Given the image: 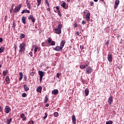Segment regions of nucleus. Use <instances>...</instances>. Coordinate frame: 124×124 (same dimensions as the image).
Listing matches in <instances>:
<instances>
[{"mask_svg":"<svg viewBox=\"0 0 124 124\" xmlns=\"http://www.w3.org/2000/svg\"><path fill=\"white\" fill-rule=\"evenodd\" d=\"M47 42L50 44L51 46H55L56 45V42L55 41H52V38L48 37L47 38Z\"/></svg>","mask_w":124,"mask_h":124,"instance_id":"3","label":"nucleus"},{"mask_svg":"<svg viewBox=\"0 0 124 124\" xmlns=\"http://www.w3.org/2000/svg\"><path fill=\"white\" fill-rule=\"evenodd\" d=\"M3 41V39L2 38H0V43H1Z\"/></svg>","mask_w":124,"mask_h":124,"instance_id":"50","label":"nucleus"},{"mask_svg":"<svg viewBox=\"0 0 124 124\" xmlns=\"http://www.w3.org/2000/svg\"><path fill=\"white\" fill-rule=\"evenodd\" d=\"M4 51V47H1L0 48V53H2Z\"/></svg>","mask_w":124,"mask_h":124,"instance_id":"33","label":"nucleus"},{"mask_svg":"<svg viewBox=\"0 0 124 124\" xmlns=\"http://www.w3.org/2000/svg\"><path fill=\"white\" fill-rule=\"evenodd\" d=\"M26 119H27V117H24L22 118V120L23 121H26Z\"/></svg>","mask_w":124,"mask_h":124,"instance_id":"54","label":"nucleus"},{"mask_svg":"<svg viewBox=\"0 0 124 124\" xmlns=\"http://www.w3.org/2000/svg\"><path fill=\"white\" fill-rule=\"evenodd\" d=\"M113 121H108L106 122V124H112Z\"/></svg>","mask_w":124,"mask_h":124,"instance_id":"36","label":"nucleus"},{"mask_svg":"<svg viewBox=\"0 0 124 124\" xmlns=\"http://www.w3.org/2000/svg\"><path fill=\"white\" fill-rule=\"evenodd\" d=\"M80 48L81 50H83V49H84V46L83 45H80Z\"/></svg>","mask_w":124,"mask_h":124,"instance_id":"46","label":"nucleus"},{"mask_svg":"<svg viewBox=\"0 0 124 124\" xmlns=\"http://www.w3.org/2000/svg\"><path fill=\"white\" fill-rule=\"evenodd\" d=\"M42 46L43 47H47V46H47V42H43L42 43Z\"/></svg>","mask_w":124,"mask_h":124,"instance_id":"26","label":"nucleus"},{"mask_svg":"<svg viewBox=\"0 0 124 124\" xmlns=\"http://www.w3.org/2000/svg\"><path fill=\"white\" fill-rule=\"evenodd\" d=\"M48 116V113H47V112L45 113V116L44 117V119H46V118H47V117Z\"/></svg>","mask_w":124,"mask_h":124,"instance_id":"44","label":"nucleus"},{"mask_svg":"<svg viewBox=\"0 0 124 124\" xmlns=\"http://www.w3.org/2000/svg\"><path fill=\"white\" fill-rule=\"evenodd\" d=\"M19 75H20V77H23V73L20 72L19 73Z\"/></svg>","mask_w":124,"mask_h":124,"instance_id":"52","label":"nucleus"},{"mask_svg":"<svg viewBox=\"0 0 124 124\" xmlns=\"http://www.w3.org/2000/svg\"><path fill=\"white\" fill-rule=\"evenodd\" d=\"M105 44L106 45H108V44H109V41H107Z\"/></svg>","mask_w":124,"mask_h":124,"instance_id":"56","label":"nucleus"},{"mask_svg":"<svg viewBox=\"0 0 124 124\" xmlns=\"http://www.w3.org/2000/svg\"><path fill=\"white\" fill-rule=\"evenodd\" d=\"M80 33L79 32V31H77V35H79Z\"/></svg>","mask_w":124,"mask_h":124,"instance_id":"57","label":"nucleus"},{"mask_svg":"<svg viewBox=\"0 0 124 124\" xmlns=\"http://www.w3.org/2000/svg\"><path fill=\"white\" fill-rule=\"evenodd\" d=\"M2 111V108H1V107L0 106V112H1Z\"/></svg>","mask_w":124,"mask_h":124,"instance_id":"59","label":"nucleus"},{"mask_svg":"<svg viewBox=\"0 0 124 124\" xmlns=\"http://www.w3.org/2000/svg\"><path fill=\"white\" fill-rule=\"evenodd\" d=\"M28 20H31L32 23H34V22H35V19L32 15H30L29 16H28Z\"/></svg>","mask_w":124,"mask_h":124,"instance_id":"9","label":"nucleus"},{"mask_svg":"<svg viewBox=\"0 0 124 124\" xmlns=\"http://www.w3.org/2000/svg\"><path fill=\"white\" fill-rule=\"evenodd\" d=\"M59 94V91L57 89H55L52 91V94H54L55 95Z\"/></svg>","mask_w":124,"mask_h":124,"instance_id":"15","label":"nucleus"},{"mask_svg":"<svg viewBox=\"0 0 124 124\" xmlns=\"http://www.w3.org/2000/svg\"><path fill=\"white\" fill-rule=\"evenodd\" d=\"M25 117V114L22 113L21 115H20V118L21 119L24 118Z\"/></svg>","mask_w":124,"mask_h":124,"instance_id":"45","label":"nucleus"},{"mask_svg":"<svg viewBox=\"0 0 124 124\" xmlns=\"http://www.w3.org/2000/svg\"><path fill=\"white\" fill-rule=\"evenodd\" d=\"M115 5H114V7L115 9H117L118 7L119 6V4H120V0H116L115 2Z\"/></svg>","mask_w":124,"mask_h":124,"instance_id":"14","label":"nucleus"},{"mask_svg":"<svg viewBox=\"0 0 124 124\" xmlns=\"http://www.w3.org/2000/svg\"><path fill=\"white\" fill-rule=\"evenodd\" d=\"M54 117H58L59 116V113L58 112H55L54 113Z\"/></svg>","mask_w":124,"mask_h":124,"instance_id":"37","label":"nucleus"},{"mask_svg":"<svg viewBox=\"0 0 124 124\" xmlns=\"http://www.w3.org/2000/svg\"><path fill=\"white\" fill-rule=\"evenodd\" d=\"M36 91L37 93H41V92L42 91V87L39 86L36 89Z\"/></svg>","mask_w":124,"mask_h":124,"instance_id":"17","label":"nucleus"},{"mask_svg":"<svg viewBox=\"0 0 124 124\" xmlns=\"http://www.w3.org/2000/svg\"><path fill=\"white\" fill-rule=\"evenodd\" d=\"M5 81L7 83V85H9V84H10V78H9V76H6L5 77Z\"/></svg>","mask_w":124,"mask_h":124,"instance_id":"13","label":"nucleus"},{"mask_svg":"<svg viewBox=\"0 0 124 124\" xmlns=\"http://www.w3.org/2000/svg\"><path fill=\"white\" fill-rule=\"evenodd\" d=\"M58 15L60 16V17H62V14L61 13V11H60V10H58Z\"/></svg>","mask_w":124,"mask_h":124,"instance_id":"43","label":"nucleus"},{"mask_svg":"<svg viewBox=\"0 0 124 124\" xmlns=\"http://www.w3.org/2000/svg\"><path fill=\"white\" fill-rule=\"evenodd\" d=\"M48 95H46L44 99L45 103H47V102H48Z\"/></svg>","mask_w":124,"mask_h":124,"instance_id":"24","label":"nucleus"},{"mask_svg":"<svg viewBox=\"0 0 124 124\" xmlns=\"http://www.w3.org/2000/svg\"><path fill=\"white\" fill-rule=\"evenodd\" d=\"M79 67H80V68H82V69L86 68V66H85V65H80L79 66Z\"/></svg>","mask_w":124,"mask_h":124,"instance_id":"38","label":"nucleus"},{"mask_svg":"<svg viewBox=\"0 0 124 124\" xmlns=\"http://www.w3.org/2000/svg\"><path fill=\"white\" fill-rule=\"evenodd\" d=\"M22 97H26L27 96V94L26 93H23L22 94Z\"/></svg>","mask_w":124,"mask_h":124,"instance_id":"40","label":"nucleus"},{"mask_svg":"<svg viewBox=\"0 0 124 124\" xmlns=\"http://www.w3.org/2000/svg\"><path fill=\"white\" fill-rule=\"evenodd\" d=\"M57 78H60V73L57 74Z\"/></svg>","mask_w":124,"mask_h":124,"instance_id":"51","label":"nucleus"},{"mask_svg":"<svg viewBox=\"0 0 124 124\" xmlns=\"http://www.w3.org/2000/svg\"><path fill=\"white\" fill-rule=\"evenodd\" d=\"M30 75L31 76H34V72L30 71Z\"/></svg>","mask_w":124,"mask_h":124,"instance_id":"41","label":"nucleus"},{"mask_svg":"<svg viewBox=\"0 0 124 124\" xmlns=\"http://www.w3.org/2000/svg\"><path fill=\"white\" fill-rule=\"evenodd\" d=\"M85 93L86 96H88V95H89V93H90V91L89 90V89L87 88L85 90Z\"/></svg>","mask_w":124,"mask_h":124,"instance_id":"20","label":"nucleus"},{"mask_svg":"<svg viewBox=\"0 0 124 124\" xmlns=\"http://www.w3.org/2000/svg\"><path fill=\"white\" fill-rule=\"evenodd\" d=\"M72 122L74 124H76V117L73 115L72 118Z\"/></svg>","mask_w":124,"mask_h":124,"instance_id":"18","label":"nucleus"},{"mask_svg":"<svg viewBox=\"0 0 124 124\" xmlns=\"http://www.w3.org/2000/svg\"><path fill=\"white\" fill-rule=\"evenodd\" d=\"M11 122H12V118H10V119L7 121V124H10V123H11Z\"/></svg>","mask_w":124,"mask_h":124,"instance_id":"32","label":"nucleus"},{"mask_svg":"<svg viewBox=\"0 0 124 124\" xmlns=\"http://www.w3.org/2000/svg\"><path fill=\"white\" fill-rule=\"evenodd\" d=\"M53 50H54L55 51H62V48L61 46H57L53 48Z\"/></svg>","mask_w":124,"mask_h":124,"instance_id":"11","label":"nucleus"},{"mask_svg":"<svg viewBox=\"0 0 124 124\" xmlns=\"http://www.w3.org/2000/svg\"><path fill=\"white\" fill-rule=\"evenodd\" d=\"M28 124H33V121L32 120L28 122Z\"/></svg>","mask_w":124,"mask_h":124,"instance_id":"42","label":"nucleus"},{"mask_svg":"<svg viewBox=\"0 0 124 124\" xmlns=\"http://www.w3.org/2000/svg\"><path fill=\"white\" fill-rule=\"evenodd\" d=\"M81 24H82V25H85V24H86V21L83 20L81 22Z\"/></svg>","mask_w":124,"mask_h":124,"instance_id":"48","label":"nucleus"},{"mask_svg":"<svg viewBox=\"0 0 124 124\" xmlns=\"http://www.w3.org/2000/svg\"><path fill=\"white\" fill-rule=\"evenodd\" d=\"M4 111H5V113L6 114H8V113H9V112H10V111H11V108H10V107H9V106H6L5 107Z\"/></svg>","mask_w":124,"mask_h":124,"instance_id":"6","label":"nucleus"},{"mask_svg":"<svg viewBox=\"0 0 124 124\" xmlns=\"http://www.w3.org/2000/svg\"><path fill=\"white\" fill-rule=\"evenodd\" d=\"M90 6H93V2L91 1L89 2Z\"/></svg>","mask_w":124,"mask_h":124,"instance_id":"39","label":"nucleus"},{"mask_svg":"<svg viewBox=\"0 0 124 124\" xmlns=\"http://www.w3.org/2000/svg\"><path fill=\"white\" fill-rule=\"evenodd\" d=\"M8 72V71L7 70L3 71V75H4V76H6V74H7Z\"/></svg>","mask_w":124,"mask_h":124,"instance_id":"27","label":"nucleus"},{"mask_svg":"<svg viewBox=\"0 0 124 124\" xmlns=\"http://www.w3.org/2000/svg\"><path fill=\"white\" fill-rule=\"evenodd\" d=\"M15 52L16 53V52L17 51V46H16V45H15Z\"/></svg>","mask_w":124,"mask_h":124,"instance_id":"47","label":"nucleus"},{"mask_svg":"<svg viewBox=\"0 0 124 124\" xmlns=\"http://www.w3.org/2000/svg\"><path fill=\"white\" fill-rule=\"evenodd\" d=\"M21 21L23 24H24V25H26V18L24 16L22 17Z\"/></svg>","mask_w":124,"mask_h":124,"instance_id":"22","label":"nucleus"},{"mask_svg":"<svg viewBox=\"0 0 124 124\" xmlns=\"http://www.w3.org/2000/svg\"><path fill=\"white\" fill-rule=\"evenodd\" d=\"M46 107H49V104H46Z\"/></svg>","mask_w":124,"mask_h":124,"instance_id":"58","label":"nucleus"},{"mask_svg":"<svg viewBox=\"0 0 124 124\" xmlns=\"http://www.w3.org/2000/svg\"><path fill=\"white\" fill-rule=\"evenodd\" d=\"M24 13H28V14H30V13H31V12H30V10H23L21 12V14H24Z\"/></svg>","mask_w":124,"mask_h":124,"instance_id":"21","label":"nucleus"},{"mask_svg":"<svg viewBox=\"0 0 124 124\" xmlns=\"http://www.w3.org/2000/svg\"><path fill=\"white\" fill-rule=\"evenodd\" d=\"M38 49H39V47L36 46L35 47L34 51V53H36V52H37V50H38Z\"/></svg>","mask_w":124,"mask_h":124,"instance_id":"30","label":"nucleus"},{"mask_svg":"<svg viewBox=\"0 0 124 124\" xmlns=\"http://www.w3.org/2000/svg\"><path fill=\"white\" fill-rule=\"evenodd\" d=\"M108 60L109 62H111L113 61V56L112 54L108 53Z\"/></svg>","mask_w":124,"mask_h":124,"instance_id":"7","label":"nucleus"},{"mask_svg":"<svg viewBox=\"0 0 124 124\" xmlns=\"http://www.w3.org/2000/svg\"><path fill=\"white\" fill-rule=\"evenodd\" d=\"M24 89L26 92H28L29 90H30V88L28 87V85L27 84H24L23 85Z\"/></svg>","mask_w":124,"mask_h":124,"instance_id":"19","label":"nucleus"},{"mask_svg":"<svg viewBox=\"0 0 124 124\" xmlns=\"http://www.w3.org/2000/svg\"><path fill=\"white\" fill-rule=\"evenodd\" d=\"M38 4L37 5V6H39L40 5V4L41 3V0H37Z\"/></svg>","mask_w":124,"mask_h":124,"instance_id":"35","label":"nucleus"},{"mask_svg":"<svg viewBox=\"0 0 124 124\" xmlns=\"http://www.w3.org/2000/svg\"><path fill=\"white\" fill-rule=\"evenodd\" d=\"M15 27H16V23H15V22H13V26H12V28H13L14 31H15Z\"/></svg>","mask_w":124,"mask_h":124,"instance_id":"28","label":"nucleus"},{"mask_svg":"<svg viewBox=\"0 0 124 124\" xmlns=\"http://www.w3.org/2000/svg\"><path fill=\"white\" fill-rule=\"evenodd\" d=\"M62 3L61 5V6H62L63 8H64V9H66V8H65V5H66V3L65 2H64V1H62Z\"/></svg>","mask_w":124,"mask_h":124,"instance_id":"23","label":"nucleus"},{"mask_svg":"<svg viewBox=\"0 0 124 124\" xmlns=\"http://www.w3.org/2000/svg\"><path fill=\"white\" fill-rule=\"evenodd\" d=\"M14 7V4H12V7H11L10 9L11 10H13V8Z\"/></svg>","mask_w":124,"mask_h":124,"instance_id":"49","label":"nucleus"},{"mask_svg":"<svg viewBox=\"0 0 124 124\" xmlns=\"http://www.w3.org/2000/svg\"><path fill=\"white\" fill-rule=\"evenodd\" d=\"M27 7L29 9H31V3L30 2H26Z\"/></svg>","mask_w":124,"mask_h":124,"instance_id":"31","label":"nucleus"},{"mask_svg":"<svg viewBox=\"0 0 124 124\" xmlns=\"http://www.w3.org/2000/svg\"><path fill=\"white\" fill-rule=\"evenodd\" d=\"M23 79V77H20L19 78V81H21Z\"/></svg>","mask_w":124,"mask_h":124,"instance_id":"55","label":"nucleus"},{"mask_svg":"<svg viewBox=\"0 0 124 124\" xmlns=\"http://www.w3.org/2000/svg\"><path fill=\"white\" fill-rule=\"evenodd\" d=\"M108 102L109 103V105L112 104V102H113V96H111L108 98Z\"/></svg>","mask_w":124,"mask_h":124,"instance_id":"12","label":"nucleus"},{"mask_svg":"<svg viewBox=\"0 0 124 124\" xmlns=\"http://www.w3.org/2000/svg\"><path fill=\"white\" fill-rule=\"evenodd\" d=\"M12 10H11V9H10V13H12Z\"/></svg>","mask_w":124,"mask_h":124,"instance_id":"62","label":"nucleus"},{"mask_svg":"<svg viewBox=\"0 0 124 124\" xmlns=\"http://www.w3.org/2000/svg\"><path fill=\"white\" fill-rule=\"evenodd\" d=\"M91 15V13H88L87 14L86 16H85V18L86 19V20L87 22H90L91 18H90V16Z\"/></svg>","mask_w":124,"mask_h":124,"instance_id":"10","label":"nucleus"},{"mask_svg":"<svg viewBox=\"0 0 124 124\" xmlns=\"http://www.w3.org/2000/svg\"><path fill=\"white\" fill-rule=\"evenodd\" d=\"M23 38H25V34L23 33L20 34V39H23Z\"/></svg>","mask_w":124,"mask_h":124,"instance_id":"29","label":"nucleus"},{"mask_svg":"<svg viewBox=\"0 0 124 124\" xmlns=\"http://www.w3.org/2000/svg\"><path fill=\"white\" fill-rule=\"evenodd\" d=\"M19 52L21 54H23V53H25L26 51V44L25 43H22L20 44L19 46Z\"/></svg>","mask_w":124,"mask_h":124,"instance_id":"1","label":"nucleus"},{"mask_svg":"<svg viewBox=\"0 0 124 124\" xmlns=\"http://www.w3.org/2000/svg\"><path fill=\"white\" fill-rule=\"evenodd\" d=\"M47 11H51V9H50V7H48V8L46 9Z\"/></svg>","mask_w":124,"mask_h":124,"instance_id":"53","label":"nucleus"},{"mask_svg":"<svg viewBox=\"0 0 124 124\" xmlns=\"http://www.w3.org/2000/svg\"><path fill=\"white\" fill-rule=\"evenodd\" d=\"M73 25H74V28H77V27H78V24H77V22H76V21L74 22Z\"/></svg>","mask_w":124,"mask_h":124,"instance_id":"34","label":"nucleus"},{"mask_svg":"<svg viewBox=\"0 0 124 124\" xmlns=\"http://www.w3.org/2000/svg\"><path fill=\"white\" fill-rule=\"evenodd\" d=\"M26 0V2H29V0Z\"/></svg>","mask_w":124,"mask_h":124,"instance_id":"64","label":"nucleus"},{"mask_svg":"<svg viewBox=\"0 0 124 124\" xmlns=\"http://www.w3.org/2000/svg\"><path fill=\"white\" fill-rule=\"evenodd\" d=\"M39 75H40V82L41 83L42 82V79L43 78V76H44L45 74L44 72H42V71H38Z\"/></svg>","mask_w":124,"mask_h":124,"instance_id":"5","label":"nucleus"},{"mask_svg":"<svg viewBox=\"0 0 124 124\" xmlns=\"http://www.w3.org/2000/svg\"><path fill=\"white\" fill-rule=\"evenodd\" d=\"M93 69H92V67L89 66L86 69V74H90V73H92V71Z\"/></svg>","mask_w":124,"mask_h":124,"instance_id":"8","label":"nucleus"},{"mask_svg":"<svg viewBox=\"0 0 124 124\" xmlns=\"http://www.w3.org/2000/svg\"><path fill=\"white\" fill-rule=\"evenodd\" d=\"M21 7L22 4H19L17 6H16L14 11V13H18Z\"/></svg>","mask_w":124,"mask_h":124,"instance_id":"4","label":"nucleus"},{"mask_svg":"<svg viewBox=\"0 0 124 124\" xmlns=\"http://www.w3.org/2000/svg\"><path fill=\"white\" fill-rule=\"evenodd\" d=\"M45 4L47 5V7H50V4L49 3L48 0H45Z\"/></svg>","mask_w":124,"mask_h":124,"instance_id":"25","label":"nucleus"},{"mask_svg":"<svg viewBox=\"0 0 124 124\" xmlns=\"http://www.w3.org/2000/svg\"><path fill=\"white\" fill-rule=\"evenodd\" d=\"M64 44H65V40H62L60 43V46L62 48H63V47H64Z\"/></svg>","mask_w":124,"mask_h":124,"instance_id":"16","label":"nucleus"},{"mask_svg":"<svg viewBox=\"0 0 124 124\" xmlns=\"http://www.w3.org/2000/svg\"><path fill=\"white\" fill-rule=\"evenodd\" d=\"M93 1L95 2H97L98 1V0H93Z\"/></svg>","mask_w":124,"mask_h":124,"instance_id":"60","label":"nucleus"},{"mask_svg":"<svg viewBox=\"0 0 124 124\" xmlns=\"http://www.w3.org/2000/svg\"><path fill=\"white\" fill-rule=\"evenodd\" d=\"M88 64H86V65H84V66H85V67H86V66H88Z\"/></svg>","mask_w":124,"mask_h":124,"instance_id":"63","label":"nucleus"},{"mask_svg":"<svg viewBox=\"0 0 124 124\" xmlns=\"http://www.w3.org/2000/svg\"><path fill=\"white\" fill-rule=\"evenodd\" d=\"M62 24L58 25V28L55 29L56 33H57V34H61V33H62Z\"/></svg>","mask_w":124,"mask_h":124,"instance_id":"2","label":"nucleus"},{"mask_svg":"<svg viewBox=\"0 0 124 124\" xmlns=\"http://www.w3.org/2000/svg\"><path fill=\"white\" fill-rule=\"evenodd\" d=\"M56 9L58 11V10H59V7L57 6L56 7Z\"/></svg>","mask_w":124,"mask_h":124,"instance_id":"61","label":"nucleus"}]
</instances>
